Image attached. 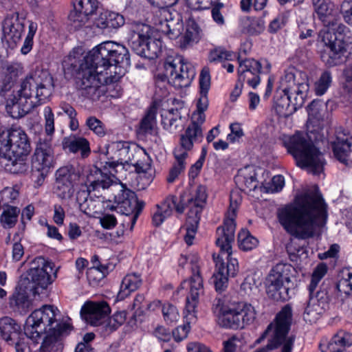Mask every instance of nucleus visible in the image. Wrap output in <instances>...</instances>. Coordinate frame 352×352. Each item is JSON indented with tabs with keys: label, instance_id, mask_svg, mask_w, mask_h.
<instances>
[{
	"label": "nucleus",
	"instance_id": "obj_42",
	"mask_svg": "<svg viewBox=\"0 0 352 352\" xmlns=\"http://www.w3.org/2000/svg\"><path fill=\"white\" fill-rule=\"evenodd\" d=\"M0 332L2 338L9 343L19 338L21 326L12 318L4 317L0 320Z\"/></svg>",
	"mask_w": 352,
	"mask_h": 352
},
{
	"label": "nucleus",
	"instance_id": "obj_47",
	"mask_svg": "<svg viewBox=\"0 0 352 352\" xmlns=\"http://www.w3.org/2000/svg\"><path fill=\"white\" fill-rule=\"evenodd\" d=\"M231 303L232 302L229 301L227 297L222 296H217L212 302V311L217 318L219 324L222 327L223 325V317L228 313V309Z\"/></svg>",
	"mask_w": 352,
	"mask_h": 352
},
{
	"label": "nucleus",
	"instance_id": "obj_57",
	"mask_svg": "<svg viewBox=\"0 0 352 352\" xmlns=\"http://www.w3.org/2000/svg\"><path fill=\"white\" fill-rule=\"evenodd\" d=\"M6 111L10 116L15 119L20 118L26 115L28 110L21 107L19 100H12L6 104Z\"/></svg>",
	"mask_w": 352,
	"mask_h": 352
},
{
	"label": "nucleus",
	"instance_id": "obj_34",
	"mask_svg": "<svg viewBox=\"0 0 352 352\" xmlns=\"http://www.w3.org/2000/svg\"><path fill=\"white\" fill-rule=\"evenodd\" d=\"M238 267L239 265H218L212 277L217 292H222L228 287L229 278L236 276L239 272Z\"/></svg>",
	"mask_w": 352,
	"mask_h": 352
},
{
	"label": "nucleus",
	"instance_id": "obj_31",
	"mask_svg": "<svg viewBox=\"0 0 352 352\" xmlns=\"http://www.w3.org/2000/svg\"><path fill=\"white\" fill-rule=\"evenodd\" d=\"M157 210L153 214L152 218L153 224L155 227L160 226L172 214L175 208L179 214L184 211V206L177 203V198L175 195L168 196L160 205H157Z\"/></svg>",
	"mask_w": 352,
	"mask_h": 352
},
{
	"label": "nucleus",
	"instance_id": "obj_37",
	"mask_svg": "<svg viewBox=\"0 0 352 352\" xmlns=\"http://www.w3.org/2000/svg\"><path fill=\"white\" fill-rule=\"evenodd\" d=\"M210 69L204 67L199 76L200 97L197 102V110L205 111L208 107V93L210 87Z\"/></svg>",
	"mask_w": 352,
	"mask_h": 352
},
{
	"label": "nucleus",
	"instance_id": "obj_28",
	"mask_svg": "<svg viewBox=\"0 0 352 352\" xmlns=\"http://www.w3.org/2000/svg\"><path fill=\"white\" fill-rule=\"evenodd\" d=\"M24 19L19 17L18 12L8 14L2 23L3 36L6 39L16 43L24 31Z\"/></svg>",
	"mask_w": 352,
	"mask_h": 352
},
{
	"label": "nucleus",
	"instance_id": "obj_7",
	"mask_svg": "<svg viewBox=\"0 0 352 352\" xmlns=\"http://www.w3.org/2000/svg\"><path fill=\"white\" fill-rule=\"evenodd\" d=\"M192 275L190 279V292L186 299V305L184 310L185 322L184 325L177 327L173 331L174 339L177 342L183 340L187 337L190 331V323L197 320V307L200 295L204 293L203 280L200 275V269L198 265L191 268Z\"/></svg>",
	"mask_w": 352,
	"mask_h": 352
},
{
	"label": "nucleus",
	"instance_id": "obj_22",
	"mask_svg": "<svg viewBox=\"0 0 352 352\" xmlns=\"http://www.w3.org/2000/svg\"><path fill=\"white\" fill-rule=\"evenodd\" d=\"M80 173L72 165L58 168L56 173V186L58 197L65 199L73 194L74 184L79 179Z\"/></svg>",
	"mask_w": 352,
	"mask_h": 352
},
{
	"label": "nucleus",
	"instance_id": "obj_56",
	"mask_svg": "<svg viewBox=\"0 0 352 352\" xmlns=\"http://www.w3.org/2000/svg\"><path fill=\"white\" fill-rule=\"evenodd\" d=\"M332 81L331 74L329 71H324L315 83V92L317 96L323 95L329 87Z\"/></svg>",
	"mask_w": 352,
	"mask_h": 352
},
{
	"label": "nucleus",
	"instance_id": "obj_32",
	"mask_svg": "<svg viewBox=\"0 0 352 352\" xmlns=\"http://www.w3.org/2000/svg\"><path fill=\"white\" fill-rule=\"evenodd\" d=\"M305 101L300 97L295 98L289 94H283L274 100V109L276 113L283 118H288L302 107Z\"/></svg>",
	"mask_w": 352,
	"mask_h": 352
},
{
	"label": "nucleus",
	"instance_id": "obj_10",
	"mask_svg": "<svg viewBox=\"0 0 352 352\" xmlns=\"http://www.w3.org/2000/svg\"><path fill=\"white\" fill-rule=\"evenodd\" d=\"M54 89L52 76L47 71L27 77L21 85L19 96L25 98L34 96L35 102L41 104L52 95Z\"/></svg>",
	"mask_w": 352,
	"mask_h": 352
},
{
	"label": "nucleus",
	"instance_id": "obj_38",
	"mask_svg": "<svg viewBox=\"0 0 352 352\" xmlns=\"http://www.w3.org/2000/svg\"><path fill=\"white\" fill-rule=\"evenodd\" d=\"M63 146L73 153L80 152L82 158L88 157L91 153L89 141L82 137H66L63 140Z\"/></svg>",
	"mask_w": 352,
	"mask_h": 352
},
{
	"label": "nucleus",
	"instance_id": "obj_6",
	"mask_svg": "<svg viewBox=\"0 0 352 352\" xmlns=\"http://www.w3.org/2000/svg\"><path fill=\"white\" fill-rule=\"evenodd\" d=\"M292 316L291 307L285 306L256 341L258 344L267 338V344L254 352H271L278 349L280 352H292L295 341V336L289 334Z\"/></svg>",
	"mask_w": 352,
	"mask_h": 352
},
{
	"label": "nucleus",
	"instance_id": "obj_59",
	"mask_svg": "<svg viewBox=\"0 0 352 352\" xmlns=\"http://www.w3.org/2000/svg\"><path fill=\"white\" fill-rule=\"evenodd\" d=\"M21 64L14 62L6 61L2 63L1 72L17 80L19 74L21 72Z\"/></svg>",
	"mask_w": 352,
	"mask_h": 352
},
{
	"label": "nucleus",
	"instance_id": "obj_13",
	"mask_svg": "<svg viewBox=\"0 0 352 352\" xmlns=\"http://www.w3.org/2000/svg\"><path fill=\"white\" fill-rule=\"evenodd\" d=\"M128 42L135 54L148 59L157 58L160 52L157 41L150 36L149 26L143 23L132 25Z\"/></svg>",
	"mask_w": 352,
	"mask_h": 352
},
{
	"label": "nucleus",
	"instance_id": "obj_1",
	"mask_svg": "<svg viewBox=\"0 0 352 352\" xmlns=\"http://www.w3.org/2000/svg\"><path fill=\"white\" fill-rule=\"evenodd\" d=\"M277 218L288 234L298 239H307L325 223L327 206L317 190H309L298 195L294 204L278 208Z\"/></svg>",
	"mask_w": 352,
	"mask_h": 352
},
{
	"label": "nucleus",
	"instance_id": "obj_50",
	"mask_svg": "<svg viewBox=\"0 0 352 352\" xmlns=\"http://www.w3.org/2000/svg\"><path fill=\"white\" fill-rule=\"evenodd\" d=\"M89 19V16L88 15L78 10L76 7H73L67 16L68 25L72 30L76 31L85 26L88 22Z\"/></svg>",
	"mask_w": 352,
	"mask_h": 352
},
{
	"label": "nucleus",
	"instance_id": "obj_4",
	"mask_svg": "<svg viewBox=\"0 0 352 352\" xmlns=\"http://www.w3.org/2000/svg\"><path fill=\"white\" fill-rule=\"evenodd\" d=\"M62 65L65 74L76 76V87L80 96L84 99L97 101L104 94V90L100 88L99 80L91 75V72L85 63L82 47L74 48L65 57Z\"/></svg>",
	"mask_w": 352,
	"mask_h": 352
},
{
	"label": "nucleus",
	"instance_id": "obj_21",
	"mask_svg": "<svg viewBox=\"0 0 352 352\" xmlns=\"http://www.w3.org/2000/svg\"><path fill=\"white\" fill-rule=\"evenodd\" d=\"M55 159L54 150L50 141L40 140L31 159L32 171L49 172L54 168Z\"/></svg>",
	"mask_w": 352,
	"mask_h": 352
},
{
	"label": "nucleus",
	"instance_id": "obj_62",
	"mask_svg": "<svg viewBox=\"0 0 352 352\" xmlns=\"http://www.w3.org/2000/svg\"><path fill=\"white\" fill-rule=\"evenodd\" d=\"M232 54L225 50L218 48L210 52L208 59L210 62H222L226 60H231Z\"/></svg>",
	"mask_w": 352,
	"mask_h": 352
},
{
	"label": "nucleus",
	"instance_id": "obj_15",
	"mask_svg": "<svg viewBox=\"0 0 352 352\" xmlns=\"http://www.w3.org/2000/svg\"><path fill=\"white\" fill-rule=\"evenodd\" d=\"M256 318L254 307L245 302H232L228 313L223 317V327L241 329L252 324Z\"/></svg>",
	"mask_w": 352,
	"mask_h": 352
},
{
	"label": "nucleus",
	"instance_id": "obj_46",
	"mask_svg": "<svg viewBox=\"0 0 352 352\" xmlns=\"http://www.w3.org/2000/svg\"><path fill=\"white\" fill-rule=\"evenodd\" d=\"M157 109L155 107H151L146 111L145 116L140 123L139 133L146 135L152 134L156 126Z\"/></svg>",
	"mask_w": 352,
	"mask_h": 352
},
{
	"label": "nucleus",
	"instance_id": "obj_54",
	"mask_svg": "<svg viewBox=\"0 0 352 352\" xmlns=\"http://www.w3.org/2000/svg\"><path fill=\"white\" fill-rule=\"evenodd\" d=\"M182 28L183 23L178 19L177 23H175L173 20L166 21L165 25H162V32L166 34L170 39H175L181 34Z\"/></svg>",
	"mask_w": 352,
	"mask_h": 352
},
{
	"label": "nucleus",
	"instance_id": "obj_23",
	"mask_svg": "<svg viewBox=\"0 0 352 352\" xmlns=\"http://www.w3.org/2000/svg\"><path fill=\"white\" fill-rule=\"evenodd\" d=\"M110 312V307L104 301H87L80 309L82 318L87 324L94 327L100 325L107 318Z\"/></svg>",
	"mask_w": 352,
	"mask_h": 352
},
{
	"label": "nucleus",
	"instance_id": "obj_9",
	"mask_svg": "<svg viewBox=\"0 0 352 352\" xmlns=\"http://www.w3.org/2000/svg\"><path fill=\"white\" fill-rule=\"evenodd\" d=\"M330 30L320 31L322 41L327 47L321 54V59L328 67H333L344 62V39L349 29L344 25H340L336 29Z\"/></svg>",
	"mask_w": 352,
	"mask_h": 352
},
{
	"label": "nucleus",
	"instance_id": "obj_16",
	"mask_svg": "<svg viewBox=\"0 0 352 352\" xmlns=\"http://www.w3.org/2000/svg\"><path fill=\"white\" fill-rule=\"evenodd\" d=\"M164 67L165 77L177 87H187L195 76L194 68L191 65L184 63L182 57L168 58Z\"/></svg>",
	"mask_w": 352,
	"mask_h": 352
},
{
	"label": "nucleus",
	"instance_id": "obj_18",
	"mask_svg": "<svg viewBox=\"0 0 352 352\" xmlns=\"http://www.w3.org/2000/svg\"><path fill=\"white\" fill-rule=\"evenodd\" d=\"M282 265H275L266 279V292L270 298L286 301L291 298L290 278L283 274Z\"/></svg>",
	"mask_w": 352,
	"mask_h": 352
},
{
	"label": "nucleus",
	"instance_id": "obj_27",
	"mask_svg": "<svg viewBox=\"0 0 352 352\" xmlns=\"http://www.w3.org/2000/svg\"><path fill=\"white\" fill-rule=\"evenodd\" d=\"M204 111H196L192 113V122L188 125L184 134L180 136V142L184 147L192 148L194 142L198 138L202 137L201 125L205 122Z\"/></svg>",
	"mask_w": 352,
	"mask_h": 352
},
{
	"label": "nucleus",
	"instance_id": "obj_51",
	"mask_svg": "<svg viewBox=\"0 0 352 352\" xmlns=\"http://www.w3.org/2000/svg\"><path fill=\"white\" fill-rule=\"evenodd\" d=\"M109 272V265H93L87 270V277L90 284L96 285Z\"/></svg>",
	"mask_w": 352,
	"mask_h": 352
},
{
	"label": "nucleus",
	"instance_id": "obj_39",
	"mask_svg": "<svg viewBox=\"0 0 352 352\" xmlns=\"http://www.w3.org/2000/svg\"><path fill=\"white\" fill-rule=\"evenodd\" d=\"M21 209L14 206L3 204L0 214V226L4 230H10L15 227L18 222Z\"/></svg>",
	"mask_w": 352,
	"mask_h": 352
},
{
	"label": "nucleus",
	"instance_id": "obj_14",
	"mask_svg": "<svg viewBox=\"0 0 352 352\" xmlns=\"http://www.w3.org/2000/svg\"><path fill=\"white\" fill-rule=\"evenodd\" d=\"M56 277V270L52 265H38L30 269L21 276L22 287L30 290L33 294H39V288L45 289Z\"/></svg>",
	"mask_w": 352,
	"mask_h": 352
},
{
	"label": "nucleus",
	"instance_id": "obj_2",
	"mask_svg": "<svg viewBox=\"0 0 352 352\" xmlns=\"http://www.w3.org/2000/svg\"><path fill=\"white\" fill-rule=\"evenodd\" d=\"M85 63L96 80L100 88L103 82L118 81L130 65L128 49L122 45L113 41L103 42L85 55Z\"/></svg>",
	"mask_w": 352,
	"mask_h": 352
},
{
	"label": "nucleus",
	"instance_id": "obj_26",
	"mask_svg": "<svg viewBox=\"0 0 352 352\" xmlns=\"http://www.w3.org/2000/svg\"><path fill=\"white\" fill-rule=\"evenodd\" d=\"M312 5L318 19L324 25V29L321 31H330L331 28L336 29V26L344 25L333 14V5L330 0H312Z\"/></svg>",
	"mask_w": 352,
	"mask_h": 352
},
{
	"label": "nucleus",
	"instance_id": "obj_45",
	"mask_svg": "<svg viewBox=\"0 0 352 352\" xmlns=\"http://www.w3.org/2000/svg\"><path fill=\"white\" fill-rule=\"evenodd\" d=\"M142 283L140 274L133 273L126 275L122 279L120 289L118 297L123 300L130 295V294L140 286Z\"/></svg>",
	"mask_w": 352,
	"mask_h": 352
},
{
	"label": "nucleus",
	"instance_id": "obj_35",
	"mask_svg": "<svg viewBox=\"0 0 352 352\" xmlns=\"http://www.w3.org/2000/svg\"><path fill=\"white\" fill-rule=\"evenodd\" d=\"M151 160L144 150L135 151L131 155V160L125 164L133 166L138 173H144L148 175V182H151L153 179V173L151 168Z\"/></svg>",
	"mask_w": 352,
	"mask_h": 352
},
{
	"label": "nucleus",
	"instance_id": "obj_48",
	"mask_svg": "<svg viewBox=\"0 0 352 352\" xmlns=\"http://www.w3.org/2000/svg\"><path fill=\"white\" fill-rule=\"evenodd\" d=\"M340 279L336 284V289L340 294L349 295L352 293V270L344 267L340 272Z\"/></svg>",
	"mask_w": 352,
	"mask_h": 352
},
{
	"label": "nucleus",
	"instance_id": "obj_43",
	"mask_svg": "<svg viewBox=\"0 0 352 352\" xmlns=\"http://www.w3.org/2000/svg\"><path fill=\"white\" fill-rule=\"evenodd\" d=\"M125 320V312L118 311L109 318L108 316L97 327L100 329L101 333L106 336L118 329L124 322Z\"/></svg>",
	"mask_w": 352,
	"mask_h": 352
},
{
	"label": "nucleus",
	"instance_id": "obj_24",
	"mask_svg": "<svg viewBox=\"0 0 352 352\" xmlns=\"http://www.w3.org/2000/svg\"><path fill=\"white\" fill-rule=\"evenodd\" d=\"M335 157L341 163L346 164L349 155L352 152V135L342 128L336 131L334 140L331 142Z\"/></svg>",
	"mask_w": 352,
	"mask_h": 352
},
{
	"label": "nucleus",
	"instance_id": "obj_30",
	"mask_svg": "<svg viewBox=\"0 0 352 352\" xmlns=\"http://www.w3.org/2000/svg\"><path fill=\"white\" fill-rule=\"evenodd\" d=\"M70 325L67 323L57 324V329H54L43 340L40 349V352H62L63 344L60 337L70 330Z\"/></svg>",
	"mask_w": 352,
	"mask_h": 352
},
{
	"label": "nucleus",
	"instance_id": "obj_5",
	"mask_svg": "<svg viewBox=\"0 0 352 352\" xmlns=\"http://www.w3.org/2000/svg\"><path fill=\"white\" fill-rule=\"evenodd\" d=\"M283 144L298 166L306 168L314 175L323 171L325 164L323 154L307 133L298 131L292 136H285Z\"/></svg>",
	"mask_w": 352,
	"mask_h": 352
},
{
	"label": "nucleus",
	"instance_id": "obj_8",
	"mask_svg": "<svg viewBox=\"0 0 352 352\" xmlns=\"http://www.w3.org/2000/svg\"><path fill=\"white\" fill-rule=\"evenodd\" d=\"M327 272V265H317L314 270L308 286L309 299L303 317L309 322H315L328 308L329 296L325 289L316 290L318 283Z\"/></svg>",
	"mask_w": 352,
	"mask_h": 352
},
{
	"label": "nucleus",
	"instance_id": "obj_25",
	"mask_svg": "<svg viewBox=\"0 0 352 352\" xmlns=\"http://www.w3.org/2000/svg\"><path fill=\"white\" fill-rule=\"evenodd\" d=\"M261 63L254 58H245L239 61L238 75L240 80L246 81L252 88H256L260 82Z\"/></svg>",
	"mask_w": 352,
	"mask_h": 352
},
{
	"label": "nucleus",
	"instance_id": "obj_60",
	"mask_svg": "<svg viewBox=\"0 0 352 352\" xmlns=\"http://www.w3.org/2000/svg\"><path fill=\"white\" fill-rule=\"evenodd\" d=\"M162 314L164 319L167 324H172L177 322L179 318V314L177 308L172 304H164L162 307Z\"/></svg>",
	"mask_w": 352,
	"mask_h": 352
},
{
	"label": "nucleus",
	"instance_id": "obj_41",
	"mask_svg": "<svg viewBox=\"0 0 352 352\" xmlns=\"http://www.w3.org/2000/svg\"><path fill=\"white\" fill-rule=\"evenodd\" d=\"M352 346V333L339 331L333 336L327 345L330 352H347L346 349Z\"/></svg>",
	"mask_w": 352,
	"mask_h": 352
},
{
	"label": "nucleus",
	"instance_id": "obj_29",
	"mask_svg": "<svg viewBox=\"0 0 352 352\" xmlns=\"http://www.w3.org/2000/svg\"><path fill=\"white\" fill-rule=\"evenodd\" d=\"M136 201L135 193L123 186L120 187L119 192L114 196V202L116 206L111 204V201L105 202L104 208L109 210H119L122 214H128L133 209V206Z\"/></svg>",
	"mask_w": 352,
	"mask_h": 352
},
{
	"label": "nucleus",
	"instance_id": "obj_63",
	"mask_svg": "<svg viewBox=\"0 0 352 352\" xmlns=\"http://www.w3.org/2000/svg\"><path fill=\"white\" fill-rule=\"evenodd\" d=\"M44 117L45 120V131L48 135L52 134L54 131V116L51 107H45Z\"/></svg>",
	"mask_w": 352,
	"mask_h": 352
},
{
	"label": "nucleus",
	"instance_id": "obj_55",
	"mask_svg": "<svg viewBox=\"0 0 352 352\" xmlns=\"http://www.w3.org/2000/svg\"><path fill=\"white\" fill-rule=\"evenodd\" d=\"M73 7H76L89 16L98 9V0H74Z\"/></svg>",
	"mask_w": 352,
	"mask_h": 352
},
{
	"label": "nucleus",
	"instance_id": "obj_61",
	"mask_svg": "<svg viewBox=\"0 0 352 352\" xmlns=\"http://www.w3.org/2000/svg\"><path fill=\"white\" fill-rule=\"evenodd\" d=\"M104 14L107 16V30L118 29L124 24V19L122 15L113 12H105Z\"/></svg>",
	"mask_w": 352,
	"mask_h": 352
},
{
	"label": "nucleus",
	"instance_id": "obj_58",
	"mask_svg": "<svg viewBox=\"0 0 352 352\" xmlns=\"http://www.w3.org/2000/svg\"><path fill=\"white\" fill-rule=\"evenodd\" d=\"M85 125L98 136L103 137L106 134L104 124L95 116L88 117Z\"/></svg>",
	"mask_w": 352,
	"mask_h": 352
},
{
	"label": "nucleus",
	"instance_id": "obj_49",
	"mask_svg": "<svg viewBox=\"0 0 352 352\" xmlns=\"http://www.w3.org/2000/svg\"><path fill=\"white\" fill-rule=\"evenodd\" d=\"M90 194H86L85 192L80 193L78 196L80 210L89 217H95L98 214L96 210V202Z\"/></svg>",
	"mask_w": 352,
	"mask_h": 352
},
{
	"label": "nucleus",
	"instance_id": "obj_64",
	"mask_svg": "<svg viewBox=\"0 0 352 352\" xmlns=\"http://www.w3.org/2000/svg\"><path fill=\"white\" fill-rule=\"evenodd\" d=\"M285 185L284 177L278 175L272 177L270 186L267 187V192H278L280 191Z\"/></svg>",
	"mask_w": 352,
	"mask_h": 352
},
{
	"label": "nucleus",
	"instance_id": "obj_20",
	"mask_svg": "<svg viewBox=\"0 0 352 352\" xmlns=\"http://www.w3.org/2000/svg\"><path fill=\"white\" fill-rule=\"evenodd\" d=\"M108 168L111 169L105 164L103 166V169L97 166H93L85 170V185L89 194L97 192L94 195L99 197L100 195L98 194L100 193V190L108 189L113 184L114 175L112 170H108Z\"/></svg>",
	"mask_w": 352,
	"mask_h": 352
},
{
	"label": "nucleus",
	"instance_id": "obj_17",
	"mask_svg": "<svg viewBox=\"0 0 352 352\" xmlns=\"http://www.w3.org/2000/svg\"><path fill=\"white\" fill-rule=\"evenodd\" d=\"M280 87L283 94L295 98L300 97V100L305 101L309 90L307 76L294 67L289 68L280 78Z\"/></svg>",
	"mask_w": 352,
	"mask_h": 352
},
{
	"label": "nucleus",
	"instance_id": "obj_19",
	"mask_svg": "<svg viewBox=\"0 0 352 352\" xmlns=\"http://www.w3.org/2000/svg\"><path fill=\"white\" fill-rule=\"evenodd\" d=\"M239 204V198L238 194L232 192L230 195V206L223 226L217 228L219 237L217 239V243L226 250L230 248V243H232L234 240L236 228L234 218Z\"/></svg>",
	"mask_w": 352,
	"mask_h": 352
},
{
	"label": "nucleus",
	"instance_id": "obj_44",
	"mask_svg": "<svg viewBox=\"0 0 352 352\" xmlns=\"http://www.w3.org/2000/svg\"><path fill=\"white\" fill-rule=\"evenodd\" d=\"M234 181L236 184L243 191L247 190L250 191L254 190L258 184L254 170L248 172L247 168L240 170L234 177Z\"/></svg>",
	"mask_w": 352,
	"mask_h": 352
},
{
	"label": "nucleus",
	"instance_id": "obj_53",
	"mask_svg": "<svg viewBox=\"0 0 352 352\" xmlns=\"http://www.w3.org/2000/svg\"><path fill=\"white\" fill-rule=\"evenodd\" d=\"M258 241L248 230H241L238 234L239 247L243 251H249L256 248Z\"/></svg>",
	"mask_w": 352,
	"mask_h": 352
},
{
	"label": "nucleus",
	"instance_id": "obj_36",
	"mask_svg": "<svg viewBox=\"0 0 352 352\" xmlns=\"http://www.w3.org/2000/svg\"><path fill=\"white\" fill-rule=\"evenodd\" d=\"M30 290L22 287L21 281L16 287L15 291L9 298V305L14 311L25 313L30 305V301L28 298V293Z\"/></svg>",
	"mask_w": 352,
	"mask_h": 352
},
{
	"label": "nucleus",
	"instance_id": "obj_12",
	"mask_svg": "<svg viewBox=\"0 0 352 352\" xmlns=\"http://www.w3.org/2000/svg\"><path fill=\"white\" fill-rule=\"evenodd\" d=\"M207 197L206 188L204 186L199 185L186 204L188 212L184 227L186 232L184 241L188 245L192 244L199 223L201 213L206 204Z\"/></svg>",
	"mask_w": 352,
	"mask_h": 352
},
{
	"label": "nucleus",
	"instance_id": "obj_33",
	"mask_svg": "<svg viewBox=\"0 0 352 352\" xmlns=\"http://www.w3.org/2000/svg\"><path fill=\"white\" fill-rule=\"evenodd\" d=\"M192 148L184 147L183 144L179 142V145L175 148L173 151L174 157L175 162L173 167L170 168L166 180L168 183H173L178 177V176L186 168V160L188 157V152Z\"/></svg>",
	"mask_w": 352,
	"mask_h": 352
},
{
	"label": "nucleus",
	"instance_id": "obj_40",
	"mask_svg": "<svg viewBox=\"0 0 352 352\" xmlns=\"http://www.w3.org/2000/svg\"><path fill=\"white\" fill-rule=\"evenodd\" d=\"M111 147L116 151L118 160L117 162H106V164L110 168H112L113 170H114L118 164H124L126 162H129V160H131L133 151L130 149L129 142L124 141L113 142Z\"/></svg>",
	"mask_w": 352,
	"mask_h": 352
},
{
	"label": "nucleus",
	"instance_id": "obj_11",
	"mask_svg": "<svg viewBox=\"0 0 352 352\" xmlns=\"http://www.w3.org/2000/svg\"><path fill=\"white\" fill-rule=\"evenodd\" d=\"M57 309L52 305H43L34 310L27 318L25 323V333L32 340H36L47 330L53 331L57 329L56 311Z\"/></svg>",
	"mask_w": 352,
	"mask_h": 352
},
{
	"label": "nucleus",
	"instance_id": "obj_52",
	"mask_svg": "<svg viewBox=\"0 0 352 352\" xmlns=\"http://www.w3.org/2000/svg\"><path fill=\"white\" fill-rule=\"evenodd\" d=\"M243 32L250 35H257L265 30V22L261 18L248 17L243 21Z\"/></svg>",
	"mask_w": 352,
	"mask_h": 352
},
{
	"label": "nucleus",
	"instance_id": "obj_3",
	"mask_svg": "<svg viewBox=\"0 0 352 352\" xmlns=\"http://www.w3.org/2000/svg\"><path fill=\"white\" fill-rule=\"evenodd\" d=\"M32 146L21 129L0 127V166L13 175H25L29 170L28 157Z\"/></svg>",
	"mask_w": 352,
	"mask_h": 352
}]
</instances>
